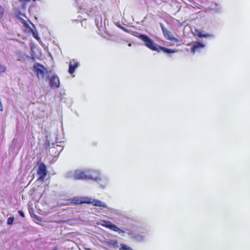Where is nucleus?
<instances>
[{"instance_id":"f257e3e1","label":"nucleus","mask_w":250,"mask_h":250,"mask_svg":"<svg viewBox=\"0 0 250 250\" xmlns=\"http://www.w3.org/2000/svg\"><path fill=\"white\" fill-rule=\"evenodd\" d=\"M142 41L144 42L146 47L152 51H155L158 52H163L167 54H170L177 52V50L175 49H170L162 46L156 44L148 36L142 34Z\"/></svg>"},{"instance_id":"f03ea898","label":"nucleus","mask_w":250,"mask_h":250,"mask_svg":"<svg viewBox=\"0 0 250 250\" xmlns=\"http://www.w3.org/2000/svg\"><path fill=\"white\" fill-rule=\"evenodd\" d=\"M23 141L19 134H16L9 145V153L13 156H16L21 148Z\"/></svg>"},{"instance_id":"7ed1b4c3","label":"nucleus","mask_w":250,"mask_h":250,"mask_svg":"<svg viewBox=\"0 0 250 250\" xmlns=\"http://www.w3.org/2000/svg\"><path fill=\"white\" fill-rule=\"evenodd\" d=\"M33 70L38 78H39L40 75H41L42 78H43L45 74H48L47 69L42 64L39 62L34 63L33 66Z\"/></svg>"},{"instance_id":"20e7f679","label":"nucleus","mask_w":250,"mask_h":250,"mask_svg":"<svg viewBox=\"0 0 250 250\" xmlns=\"http://www.w3.org/2000/svg\"><path fill=\"white\" fill-rule=\"evenodd\" d=\"M115 25L123 30L124 31L130 33L135 37H138L139 39H141V33L136 31V28L134 27V26H130L127 27H124L123 26L120 22H117L115 23Z\"/></svg>"},{"instance_id":"39448f33","label":"nucleus","mask_w":250,"mask_h":250,"mask_svg":"<svg viewBox=\"0 0 250 250\" xmlns=\"http://www.w3.org/2000/svg\"><path fill=\"white\" fill-rule=\"evenodd\" d=\"M45 80L48 81L50 87L53 88H59L60 86V82L58 75L56 74L50 77L48 75L45 77Z\"/></svg>"},{"instance_id":"423d86ee","label":"nucleus","mask_w":250,"mask_h":250,"mask_svg":"<svg viewBox=\"0 0 250 250\" xmlns=\"http://www.w3.org/2000/svg\"><path fill=\"white\" fill-rule=\"evenodd\" d=\"M90 18H94L96 15L101 12V9L97 6L93 7H86L81 9Z\"/></svg>"},{"instance_id":"0eeeda50","label":"nucleus","mask_w":250,"mask_h":250,"mask_svg":"<svg viewBox=\"0 0 250 250\" xmlns=\"http://www.w3.org/2000/svg\"><path fill=\"white\" fill-rule=\"evenodd\" d=\"M159 24L161 28L164 36L167 40L173 41L175 42H179V40L177 38H175L172 33L168 31L162 22H160Z\"/></svg>"},{"instance_id":"6e6552de","label":"nucleus","mask_w":250,"mask_h":250,"mask_svg":"<svg viewBox=\"0 0 250 250\" xmlns=\"http://www.w3.org/2000/svg\"><path fill=\"white\" fill-rule=\"evenodd\" d=\"M151 232V228L149 225L147 224H142V241L147 239Z\"/></svg>"},{"instance_id":"1a4fd4ad","label":"nucleus","mask_w":250,"mask_h":250,"mask_svg":"<svg viewBox=\"0 0 250 250\" xmlns=\"http://www.w3.org/2000/svg\"><path fill=\"white\" fill-rule=\"evenodd\" d=\"M101 225L107 229L113 230L115 232H118L119 233H124L125 231L119 228L117 225L112 223L109 221H104Z\"/></svg>"},{"instance_id":"9d476101","label":"nucleus","mask_w":250,"mask_h":250,"mask_svg":"<svg viewBox=\"0 0 250 250\" xmlns=\"http://www.w3.org/2000/svg\"><path fill=\"white\" fill-rule=\"evenodd\" d=\"M101 225L107 229L113 230L115 232H118L119 233H124L125 231L119 228L117 225L112 223L109 221H104Z\"/></svg>"},{"instance_id":"9b49d317","label":"nucleus","mask_w":250,"mask_h":250,"mask_svg":"<svg viewBox=\"0 0 250 250\" xmlns=\"http://www.w3.org/2000/svg\"><path fill=\"white\" fill-rule=\"evenodd\" d=\"M86 204H91L95 207H103L104 208H107V205L104 202L101 201L98 199H92L91 198L86 197L85 198Z\"/></svg>"},{"instance_id":"f8f14e48","label":"nucleus","mask_w":250,"mask_h":250,"mask_svg":"<svg viewBox=\"0 0 250 250\" xmlns=\"http://www.w3.org/2000/svg\"><path fill=\"white\" fill-rule=\"evenodd\" d=\"M47 169L46 165L42 162L38 163V169L37 170V174L42 179H44L47 174Z\"/></svg>"},{"instance_id":"ddd939ff","label":"nucleus","mask_w":250,"mask_h":250,"mask_svg":"<svg viewBox=\"0 0 250 250\" xmlns=\"http://www.w3.org/2000/svg\"><path fill=\"white\" fill-rule=\"evenodd\" d=\"M54 146L55 144L52 143V146L51 148H50L49 152L51 154H52V156H53L54 158L58 159L61 152L63 150V146L62 145H56V146L57 147H61L60 149H57Z\"/></svg>"},{"instance_id":"4468645a","label":"nucleus","mask_w":250,"mask_h":250,"mask_svg":"<svg viewBox=\"0 0 250 250\" xmlns=\"http://www.w3.org/2000/svg\"><path fill=\"white\" fill-rule=\"evenodd\" d=\"M87 170L88 180L96 181L100 176V172L98 170L88 169Z\"/></svg>"},{"instance_id":"2eb2a0df","label":"nucleus","mask_w":250,"mask_h":250,"mask_svg":"<svg viewBox=\"0 0 250 250\" xmlns=\"http://www.w3.org/2000/svg\"><path fill=\"white\" fill-rule=\"evenodd\" d=\"M86 196L83 197H74L73 198L68 199L67 201L69 203H71L75 205H81L83 204H85L86 201L85 198Z\"/></svg>"},{"instance_id":"dca6fc26","label":"nucleus","mask_w":250,"mask_h":250,"mask_svg":"<svg viewBox=\"0 0 250 250\" xmlns=\"http://www.w3.org/2000/svg\"><path fill=\"white\" fill-rule=\"evenodd\" d=\"M101 243L105 244L108 246H110L114 249L119 247V243L117 240L109 239L104 238L103 240H101Z\"/></svg>"},{"instance_id":"f3484780","label":"nucleus","mask_w":250,"mask_h":250,"mask_svg":"<svg viewBox=\"0 0 250 250\" xmlns=\"http://www.w3.org/2000/svg\"><path fill=\"white\" fill-rule=\"evenodd\" d=\"M74 177L76 179L88 180L87 170L76 171L74 174Z\"/></svg>"},{"instance_id":"a211bd4d","label":"nucleus","mask_w":250,"mask_h":250,"mask_svg":"<svg viewBox=\"0 0 250 250\" xmlns=\"http://www.w3.org/2000/svg\"><path fill=\"white\" fill-rule=\"evenodd\" d=\"M205 44L202 42L196 41L194 42L191 48V51L193 53L199 51L201 49L204 48Z\"/></svg>"},{"instance_id":"6ab92c4d","label":"nucleus","mask_w":250,"mask_h":250,"mask_svg":"<svg viewBox=\"0 0 250 250\" xmlns=\"http://www.w3.org/2000/svg\"><path fill=\"white\" fill-rule=\"evenodd\" d=\"M79 65L80 63L78 62H76L74 60L70 61L69 62L68 73L71 75L73 74Z\"/></svg>"},{"instance_id":"aec40b11","label":"nucleus","mask_w":250,"mask_h":250,"mask_svg":"<svg viewBox=\"0 0 250 250\" xmlns=\"http://www.w3.org/2000/svg\"><path fill=\"white\" fill-rule=\"evenodd\" d=\"M98 179L96 181L102 188H104L109 183V179L107 177L103 176L101 177V175L98 178Z\"/></svg>"},{"instance_id":"412c9836","label":"nucleus","mask_w":250,"mask_h":250,"mask_svg":"<svg viewBox=\"0 0 250 250\" xmlns=\"http://www.w3.org/2000/svg\"><path fill=\"white\" fill-rule=\"evenodd\" d=\"M94 20L97 27L100 31L103 30V23H102V17L101 12L96 15L94 17Z\"/></svg>"},{"instance_id":"4be33fe9","label":"nucleus","mask_w":250,"mask_h":250,"mask_svg":"<svg viewBox=\"0 0 250 250\" xmlns=\"http://www.w3.org/2000/svg\"><path fill=\"white\" fill-rule=\"evenodd\" d=\"M105 208L106 209V211H107L108 212L112 214L117 215L120 216L121 218H123V217L124 216L123 212L119 209L109 207L108 206L107 208Z\"/></svg>"},{"instance_id":"5701e85b","label":"nucleus","mask_w":250,"mask_h":250,"mask_svg":"<svg viewBox=\"0 0 250 250\" xmlns=\"http://www.w3.org/2000/svg\"><path fill=\"white\" fill-rule=\"evenodd\" d=\"M30 23H31V24L32 25V26H33V27L35 28V29L34 30V31L31 33L32 35V36L35 39H36L37 41H39L40 40V38L38 35V33L37 31V30L36 29V28H35V26L34 24H33L32 23H31L30 22Z\"/></svg>"},{"instance_id":"b1692460","label":"nucleus","mask_w":250,"mask_h":250,"mask_svg":"<svg viewBox=\"0 0 250 250\" xmlns=\"http://www.w3.org/2000/svg\"><path fill=\"white\" fill-rule=\"evenodd\" d=\"M65 94V93L64 92H60L56 95V97L59 99L60 102H64L63 101L64 98L63 97V96Z\"/></svg>"},{"instance_id":"393cba45","label":"nucleus","mask_w":250,"mask_h":250,"mask_svg":"<svg viewBox=\"0 0 250 250\" xmlns=\"http://www.w3.org/2000/svg\"><path fill=\"white\" fill-rule=\"evenodd\" d=\"M195 32L196 35V36L199 38H203L204 34L205 33L204 31L200 30L199 29H195Z\"/></svg>"},{"instance_id":"a878e982","label":"nucleus","mask_w":250,"mask_h":250,"mask_svg":"<svg viewBox=\"0 0 250 250\" xmlns=\"http://www.w3.org/2000/svg\"><path fill=\"white\" fill-rule=\"evenodd\" d=\"M120 246L119 250H133L130 247L124 244H121Z\"/></svg>"},{"instance_id":"bb28decb","label":"nucleus","mask_w":250,"mask_h":250,"mask_svg":"<svg viewBox=\"0 0 250 250\" xmlns=\"http://www.w3.org/2000/svg\"><path fill=\"white\" fill-rule=\"evenodd\" d=\"M15 18L19 20L24 25V26L27 24L26 21L23 18L19 16V15H15Z\"/></svg>"},{"instance_id":"cd10ccee","label":"nucleus","mask_w":250,"mask_h":250,"mask_svg":"<svg viewBox=\"0 0 250 250\" xmlns=\"http://www.w3.org/2000/svg\"><path fill=\"white\" fill-rule=\"evenodd\" d=\"M14 216L9 217L7 220V224L8 225H11L13 224L14 221Z\"/></svg>"},{"instance_id":"c85d7f7f","label":"nucleus","mask_w":250,"mask_h":250,"mask_svg":"<svg viewBox=\"0 0 250 250\" xmlns=\"http://www.w3.org/2000/svg\"><path fill=\"white\" fill-rule=\"evenodd\" d=\"M24 27L27 30V32L29 33H31L34 30V29L32 28L28 23L25 25Z\"/></svg>"},{"instance_id":"c756f323","label":"nucleus","mask_w":250,"mask_h":250,"mask_svg":"<svg viewBox=\"0 0 250 250\" xmlns=\"http://www.w3.org/2000/svg\"><path fill=\"white\" fill-rule=\"evenodd\" d=\"M51 145L52 146V144H51L49 140H46L45 142V149H50V148H51L50 146Z\"/></svg>"},{"instance_id":"7c9ffc66","label":"nucleus","mask_w":250,"mask_h":250,"mask_svg":"<svg viewBox=\"0 0 250 250\" xmlns=\"http://www.w3.org/2000/svg\"><path fill=\"white\" fill-rule=\"evenodd\" d=\"M4 13V9L3 7L0 5V21L2 19Z\"/></svg>"},{"instance_id":"2f4dec72","label":"nucleus","mask_w":250,"mask_h":250,"mask_svg":"<svg viewBox=\"0 0 250 250\" xmlns=\"http://www.w3.org/2000/svg\"><path fill=\"white\" fill-rule=\"evenodd\" d=\"M203 38H214L215 37V36L213 34H209V33H204Z\"/></svg>"},{"instance_id":"473e14b6","label":"nucleus","mask_w":250,"mask_h":250,"mask_svg":"<svg viewBox=\"0 0 250 250\" xmlns=\"http://www.w3.org/2000/svg\"><path fill=\"white\" fill-rule=\"evenodd\" d=\"M6 70V68L5 66L0 65V73L4 72Z\"/></svg>"},{"instance_id":"72a5a7b5","label":"nucleus","mask_w":250,"mask_h":250,"mask_svg":"<svg viewBox=\"0 0 250 250\" xmlns=\"http://www.w3.org/2000/svg\"><path fill=\"white\" fill-rule=\"evenodd\" d=\"M18 214L22 218H24L25 217V215H24V213L23 211L22 210H19L18 211Z\"/></svg>"},{"instance_id":"f704fd0d","label":"nucleus","mask_w":250,"mask_h":250,"mask_svg":"<svg viewBox=\"0 0 250 250\" xmlns=\"http://www.w3.org/2000/svg\"><path fill=\"white\" fill-rule=\"evenodd\" d=\"M35 219L38 221H42V219L38 216H35Z\"/></svg>"},{"instance_id":"c9c22d12","label":"nucleus","mask_w":250,"mask_h":250,"mask_svg":"<svg viewBox=\"0 0 250 250\" xmlns=\"http://www.w3.org/2000/svg\"><path fill=\"white\" fill-rule=\"evenodd\" d=\"M19 15V16H20V15H22L23 16H25L24 14H22L21 12V11H18L16 13L15 15Z\"/></svg>"},{"instance_id":"e433bc0d","label":"nucleus","mask_w":250,"mask_h":250,"mask_svg":"<svg viewBox=\"0 0 250 250\" xmlns=\"http://www.w3.org/2000/svg\"><path fill=\"white\" fill-rule=\"evenodd\" d=\"M3 110V105H2L1 101H0V111H2Z\"/></svg>"},{"instance_id":"4c0bfd02","label":"nucleus","mask_w":250,"mask_h":250,"mask_svg":"<svg viewBox=\"0 0 250 250\" xmlns=\"http://www.w3.org/2000/svg\"><path fill=\"white\" fill-rule=\"evenodd\" d=\"M136 45V44H135L134 42H130V43H129L128 44V45L129 46H132V45Z\"/></svg>"},{"instance_id":"58836bf2","label":"nucleus","mask_w":250,"mask_h":250,"mask_svg":"<svg viewBox=\"0 0 250 250\" xmlns=\"http://www.w3.org/2000/svg\"><path fill=\"white\" fill-rule=\"evenodd\" d=\"M29 212H30V213H31V212H30V210H29ZM31 214V217H33L34 219H35V216H37V215H36V214H34V213H33V215H32L31 214Z\"/></svg>"},{"instance_id":"ea45409f","label":"nucleus","mask_w":250,"mask_h":250,"mask_svg":"<svg viewBox=\"0 0 250 250\" xmlns=\"http://www.w3.org/2000/svg\"><path fill=\"white\" fill-rule=\"evenodd\" d=\"M52 250H59L58 248L57 247H55Z\"/></svg>"},{"instance_id":"a19ab883","label":"nucleus","mask_w":250,"mask_h":250,"mask_svg":"<svg viewBox=\"0 0 250 250\" xmlns=\"http://www.w3.org/2000/svg\"><path fill=\"white\" fill-rule=\"evenodd\" d=\"M66 100H67V99L66 98H64V99L63 100V101L64 102V103L66 102Z\"/></svg>"},{"instance_id":"79ce46f5","label":"nucleus","mask_w":250,"mask_h":250,"mask_svg":"<svg viewBox=\"0 0 250 250\" xmlns=\"http://www.w3.org/2000/svg\"><path fill=\"white\" fill-rule=\"evenodd\" d=\"M105 22H106V20L105 19V20H104V25H105Z\"/></svg>"},{"instance_id":"37998d69","label":"nucleus","mask_w":250,"mask_h":250,"mask_svg":"<svg viewBox=\"0 0 250 250\" xmlns=\"http://www.w3.org/2000/svg\"><path fill=\"white\" fill-rule=\"evenodd\" d=\"M71 103H70L68 104L67 106H70V105H71Z\"/></svg>"},{"instance_id":"c03bdc74","label":"nucleus","mask_w":250,"mask_h":250,"mask_svg":"<svg viewBox=\"0 0 250 250\" xmlns=\"http://www.w3.org/2000/svg\"><path fill=\"white\" fill-rule=\"evenodd\" d=\"M75 113L77 115V116H78V114L76 111H75Z\"/></svg>"},{"instance_id":"a18cd8bd","label":"nucleus","mask_w":250,"mask_h":250,"mask_svg":"<svg viewBox=\"0 0 250 250\" xmlns=\"http://www.w3.org/2000/svg\"><path fill=\"white\" fill-rule=\"evenodd\" d=\"M58 148H56L57 149H60V147H58Z\"/></svg>"}]
</instances>
